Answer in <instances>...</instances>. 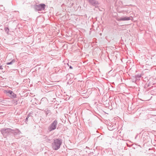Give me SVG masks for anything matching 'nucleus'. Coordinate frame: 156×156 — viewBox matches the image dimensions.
Instances as JSON below:
<instances>
[{"mask_svg":"<svg viewBox=\"0 0 156 156\" xmlns=\"http://www.w3.org/2000/svg\"><path fill=\"white\" fill-rule=\"evenodd\" d=\"M61 144L62 141L61 139H55L52 144V148L55 150H57L60 148Z\"/></svg>","mask_w":156,"mask_h":156,"instance_id":"obj_1","label":"nucleus"},{"mask_svg":"<svg viewBox=\"0 0 156 156\" xmlns=\"http://www.w3.org/2000/svg\"><path fill=\"white\" fill-rule=\"evenodd\" d=\"M57 124V122L56 120L54 121L52 123H51L50 126L49 128V130L50 131H51L55 129L56 128V126Z\"/></svg>","mask_w":156,"mask_h":156,"instance_id":"obj_2","label":"nucleus"},{"mask_svg":"<svg viewBox=\"0 0 156 156\" xmlns=\"http://www.w3.org/2000/svg\"><path fill=\"white\" fill-rule=\"evenodd\" d=\"M45 5L44 4H40L36 6V9L38 11H41L44 10Z\"/></svg>","mask_w":156,"mask_h":156,"instance_id":"obj_3","label":"nucleus"},{"mask_svg":"<svg viewBox=\"0 0 156 156\" xmlns=\"http://www.w3.org/2000/svg\"><path fill=\"white\" fill-rule=\"evenodd\" d=\"M5 93H9L10 94V97L12 98H15L16 97V95L12 91L9 90V91H5Z\"/></svg>","mask_w":156,"mask_h":156,"instance_id":"obj_4","label":"nucleus"},{"mask_svg":"<svg viewBox=\"0 0 156 156\" xmlns=\"http://www.w3.org/2000/svg\"><path fill=\"white\" fill-rule=\"evenodd\" d=\"M89 2L94 5H96L98 4V2L95 0H89Z\"/></svg>","mask_w":156,"mask_h":156,"instance_id":"obj_5","label":"nucleus"},{"mask_svg":"<svg viewBox=\"0 0 156 156\" xmlns=\"http://www.w3.org/2000/svg\"><path fill=\"white\" fill-rule=\"evenodd\" d=\"M130 20V17H124L123 18H122L119 19V20L120 21H125V20Z\"/></svg>","mask_w":156,"mask_h":156,"instance_id":"obj_6","label":"nucleus"},{"mask_svg":"<svg viewBox=\"0 0 156 156\" xmlns=\"http://www.w3.org/2000/svg\"><path fill=\"white\" fill-rule=\"evenodd\" d=\"M5 29L6 31L7 32H9V29L7 27L5 28Z\"/></svg>","mask_w":156,"mask_h":156,"instance_id":"obj_7","label":"nucleus"},{"mask_svg":"<svg viewBox=\"0 0 156 156\" xmlns=\"http://www.w3.org/2000/svg\"><path fill=\"white\" fill-rule=\"evenodd\" d=\"M11 64V62H10V63H7V64L9 65V64Z\"/></svg>","mask_w":156,"mask_h":156,"instance_id":"obj_8","label":"nucleus"},{"mask_svg":"<svg viewBox=\"0 0 156 156\" xmlns=\"http://www.w3.org/2000/svg\"><path fill=\"white\" fill-rule=\"evenodd\" d=\"M70 68L72 69V67L71 66L70 67Z\"/></svg>","mask_w":156,"mask_h":156,"instance_id":"obj_9","label":"nucleus"}]
</instances>
